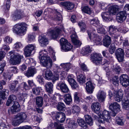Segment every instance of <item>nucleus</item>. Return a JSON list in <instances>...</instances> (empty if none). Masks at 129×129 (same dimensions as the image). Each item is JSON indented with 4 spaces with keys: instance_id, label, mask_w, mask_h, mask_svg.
<instances>
[{
    "instance_id": "f257e3e1",
    "label": "nucleus",
    "mask_w": 129,
    "mask_h": 129,
    "mask_svg": "<svg viewBox=\"0 0 129 129\" xmlns=\"http://www.w3.org/2000/svg\"><path fill=\"white\" fill-rule=\"evenodd\" d=\"M47 52L41 51L39 52V58L40 63L43 67L47 68H51L52 65V62L50 58L46 55Z\"/></svg>"
},
{
    "instance_id": "f03ea898",
    "label": "nucleus",
    "mask_w": 129,
    "mask_h": 129,
    "mask_svg": "<svg viewBox=\"0 0 129 129\" xmlns=\"http://www.w3.org/2000/svg\"><path fill=\"white\" fill-rule=\"evenodd\" d=\"M27 25L26 24L24 23L17 24L14 27V32L19 35H23L26 31Z\"/></svg>"
},
{
    "instance_id": "7ed1b4c3",
    "label": "nucleus",
    "mask_w": 129,
    "mask_h": 129,
    "mask_svg": "<svg viewBox=\"0 0 129 129\" xmlns=\"http://www.w3.org/2000/svg\"><path fill=\"white\" fill-rule=\"evenodd\" d=\"M110 115L109 111L104 110L100 114V118L98 119V121L100 123H104L106 121L107 122H110Z\"/></svg>"
},
{
    "instance_id": "20e7f679",
    "label": "nucleus",
    "mask_w": 129,
    "mask_h": 129,
    "mask_svg": "<svg viewBox=\"0 0 129 129\" xmlns=\"http://www.w3.org/2000/svg\"><path fill=\"white\" fill-rule=\"evenodd\" d=\"M62 30L63 29L56 27L54 30L49 29L48 30L47 35L53 39H56Z\"/></svg>"
},
{
    "instance_id": "39448f33",
    "label": "nucleus",
    "mask_w": 129,
    "mask_h": 129,
    "mask_svg": "<svg viewBox=\"0 0 129 129\" xmlns=\"http://www.w3.org/2000/svg\"><path fill=\"white\" fill-rule=\"evenodd\" d=\"M90 57L91 61L97 65H100L102 64V58L99 54L95 53L91 54Z\"/></svg>"
},
{
    "instance_id": "423d86ee",
    "label": "nucleus",
    "mask_w": 129,
    "mask_h": 129,
    "mask_svg": "<svg viewBox=\"0 0 129 129\" xmlns=\"http://www.w3.org/2000/svg\"><path fill=\"white\" fill-rule=\"evenodd\" d=\"M110 109L111 110L110 112L111 116L114 117L117 112L120 111V105L116 102L111 103L109 106Z\"/></svg>"
},
{
    "instance_id": "0eeeda50",
    "label": "nucleus",
    "mask_w": 129,
    "mask_h": 129,
    "mask_svg": "<svg viewBox=\"0 0 129 129\" xmlns=\"http://www.w3.org/2000/svg\"><path fill=\"white\" fill-rule=\"evenodd\" d=\"M87 33L89 36L90 39H92L94 43L96 45H101L102 44L101 39L99 36L95 34L93 35L92 33H91L89 30L87 31Z\"/></svg>"
},
{
    "instance_id": "6e6552de",
    "label": "nucleus",
    "mask_w": 129,
    "mask_h": 129,
    "mask_svg": "<svg viewBox=\"0 0 129 129\" xmlns=\"http://www.w3.org/2000/svg\"><path fill=\"white\" fill-rule=\"evenodd\" d=\"M23 57L22 55H21L19 54L16 55H14L13 57L12 55H11L10 60V63L13 65L19 64L21 62V59Z\"/></svg>"
},
{
    "instance_id": "1a4fd4ad",
    "label": "nucleus",
    "mask_w": 129,
    "mask_h": 129,
    "mask_svg": "<svg viewBox=\"0 0 129 129\" xmlns=\"http://www.w3.org/2000/svg\"><path fill=\"white\" fill-rule=\"evenodd\" d=\"M36 48L34 45L30 44L27 45L24 50L25 55L26 57L31 56V53L33 51L35 50Z\"/></svg>"
},
{
    "instance_id": "9d476101",
    "label": "nucleus",
    "mask_w": 129,
    "mask_h": 129,
    "mask_svg": "<svg viewBox=\"0 0 129 129\" xmlns=\"http://www.w3.org/2000/svg\"><path fill=\"white\" fill-rule=\"evenodd\" d=\"M115 54L119 62H122L124 60V53L123 50L121 48H118L116 50Z\"/></svg>"
},
{
    "instance_id": "9b49d317",
    "label": "nucleus",
    "mask_w": 129,
    "mask_h": 129,
    "mask_svg": "<svg viewBox=\"0 0 129 129\" xmlns=\"http://www.w3.org/2000/svg\"><path fill=\"white\" fill-rule=\"evenodd\" d=\"M127 14L125 11H121L119 12L116 15V18L117 21L121 23L125 20Z\"/></svg>"
},
{
    "instance_id": "f8f14e48",
    "label": "nucleus",
    "mask_w": 129,
    "mask_h": 129,
    "mask_svg": "<svg viewBox=\"0 0 129 129\" xmlns=\"http://www.w3.org/2000/svg\"><path fill=\"white\" fill-rule=\"evenodd\" d=\"M56 87L58 89H60L63 93H68L69 89L67 85L65 83L62 82H60L57 84Z\"/></svg>"
},
{
    "instance_id": "ddd939ff",
    "label": "nucleus",
    "mask_w": 129,
    "mask_h": 129,
    "mask_svg": "<svg viewBox=\"0 0 129 129\" xmlns=\"http://www.w3.org/2000/svg\"><path fill=\"white\" fill-rule=\"evenodd\" d=\"M121 84L126 87L129 85V80L128 76L126 74H123L120 77Z\"/></svg>"
},
{
    "instance_id": "4468645a",
    "label": "nucleus",
    "mask_w": 129,
    "mask_h": 129,
    "mask_svg": "<svg viewBox=\"0 0 129 129\" xmlns=\"http://www.w3.org/2000/svg\"><path fill=\"white\" fill-rule=\"evenodd\" d=\"M67 80L71 85L72 88L73 89H78L79 86L75 80L72 78L71 76L69 75L67 78Z\"/></svg>"
},
{
    "instance_id": "2eb2a0df",
    "label": "nucleus",
    "mask_w": 129,
    "mask_h": 129,
    "mask_svg": "<svg viewBox=\"0 0 129 129\" xmlns=\"http://www.w3.org/2000/svg\"><path fill=\"white\" fill-rule=\"evenodd\" d=\"M20 86L18 85V81H14L11 83L9 86L10 90L13 92H15L17 91L18 88Z\"/></svg>"
},
{
    "instance_id": "dca6fc26",
    "label": "nucleus",
    "mask_w": 129,
    "mask_h": 129,
    "mask_svg": "<svg viewBox=\"0 0 129 129\" xmlns=\"http://www.w3.org/2000/svg\"><path fill=\"white\" fill-rule=\"evenodd\" d=\"M106 96V93L102 90L99 91L96 95L97 99L100 103L103 102L105 101Z\"/></svg>"
},
{
    "instance_id": "f3484780",
    "label": "nucleus",
    "mask_w": 129,
    "mask_h": 129,
    "mask_svg": "<svg viewBox=\"0 0 129 129\" xmlns=\"http://www.w3.org/2000/svg\"><path fill=\"white\" fill-rule=\"evenodd\" d=\"M114 96L115 100L118 102L122 101L123 94L122 92L120 91H115L114 92Z\"/></svg>"
},
{
    "instance_id": "a211bd4d",
    "label": "nucleus",
    "mask_w": 129,
    "mask_h": 129,
    "mask_svg": "<svg viewBox=\"0 0 129 129\" xmlns=\"http://www.w3.org/2000/svg\"><path fill=\"white\" fill-rule=\"evenodd\" d=\"M37 70L35 68H29L25 73V75L29 78L33 76L37 73Z\"/></svg>"
},
{
    "instance_id": "6ab92c4d",
    "label": "nucleus",
    "mask_w": 129,
    "mask_h": 129,
    "mask_svg": "<svg viewBox=\"0 0 129 129\" xmlns=\"http://www.w3.org/2000/svg\"><path fill=\"white\" fill-rule=\"evenodd\" d=\"M92 109L96 113H99L101 108V104L98 102H95L92 104L91 106Z\"/></svg>"
},
{
    "instance_id": "aec40b11",
    "label": "nucleus",
    "mask_w": 129,
    "mask_h": 129,
    "mask_svg": "<svg viewBox=\"0 0 129 129\" xmlns=\"http://www.w3.org/2000/svg\"><path fill=\"white\" fill-rule=\"evenodd\" d=\"M94 88V87L91 81H89L86 83V89L88 93H92Z\"/></svg>"
},
{
    "instance_id": "412c9836",
    "label": "nucleus",
    "mask_w": 129,
    "mask_h": 129,
    "mask_svg": "<svg viewBox=\"0 0 129 129\" xmlns=\"http://www.w3.org/2000/svg\"><path fill=\"white\" fill-rule=\"evenodd\" d=\"M72 41L74 44L77 47L80 46L81 44V43L77 40V37L76 34H73L71 36Z\"/></svg>"
},
{
    "instance_id": "4be33fe9",
    "label": "nucleus",
    "mask_w": 129,
    "mask_h": 129,
    "mask_svg": "<svg viewBox=\"0 0 129 129\" xmlns=\"http://www.w3.org/2000/svg\"><path fill=\"white\" fill-rule=\"evenodd\" d=\"M101 15L103 19L106 21H110L112 19L111 13L108 11L102 13Z\"/></svg>"
},
{
    "instance_id": "5701e85b",
    "label": "nucleus",
    "mask_w": 129,
    "mask_h": 129,
    "mask_svg": "<svg viewBox=\"0 0 129 129\" xmlns=\"http://www.w3.org/2000/svg\"><path fill=\"white\" fill-rule=\"evenodd\" d=\"M53 86L52 83L51 82H47L46 83L44 86L46 92L50 94L53 92Z\"/></svg>"
},
{
    "instance_id": "b1692460",
    "label": "nucleus",
    "mask_w": 129,
    "mask_h": 129,
    "mask_svg": "<svg viewBox=\"0 0 129 129\" xmlns=\"http://www.w3.org/2000/svg\"><path fill=\"white\" fill-rule=\"evenodd\" d=\"M111 42V37L108 36H105L103 40V45L107 47H108Z\"/></svg>"
},
{
    "instance_id": "393cba45",
    "label": "nucleus",
    "mask_w": 129,
    "mask_h": 129,
    "mask_svg": "<svg viewBox=\"0 0 129 129\" xmlns=\"http://www.w3.org/2000/svg\"><path fill=\"white\" fill-rule=\"evenodd\" d=\"M64 8L68 10H71L74 7V4L72 2H64L62 4Z\"/></svg>"
},
{
    "instance_id": "a878e982",
    "label": "nucleus",
    "mask_w": 129,
    "mask_h": 129,
    "mask_svg": "<svg viewBox=\"0 0 129 129\" xmlns=\"http://www.w3.org/2000/svg\"><path fill=\"white\" fill-rule=\"evenodd\" d=\"M17 97L14 95H10L9 98L7 101L6 105L7 106H9L11 103H15L16 102Z\"/></svg>"
},
{
    "instance_id": "bb28decb",
    "label": "nucleus",
    "mask_w": 129,
    "mask_h": 129,
    "mask_svg": "<svg viewBox=\"0 0 129 129\" xmlns=\"http://www.w3.org/2000/svg\"><path fill=\"white\" fill-rule=\"evenodd\" d=\"M11 110L12 112L13 113L20 111L19 106L18 102H16L14 103L11 108Z\"/></svg>"
},
{
    "instance_id": "cd10ccee",
    "label": "nucleus",
    "mask_w": 129,
    "mask_h": 129,
    "mask_svg": "<svg viewBox=\"0 0 129 129\" xmlns=\"http://www.w3.org/2000/svg\"><path fill=\"white\" fill-rule=\"evenodd\" d=\"M24 121L19 117L16 116L14 120L12 122V124L15 126H17L23 122Z\"/></svg>"
},
{
    "instance_id": "c85d7f7f",
    "label": "nucleus",
    "mask_w": 129,
    "mask_h": 129,
    "mask_svg": "<svg viewBox=\"0 0 129 129\" xmlns=\"http://www.w3.org/2000/svg\"><path fill=\"white\" fill-rule=\"evenodd\" d=\"M57 71L55 72V74L54 75L53 79L52 80V81L54 82L56 80H58L59 79V75L61 74V73L60 71V68L58 66H56V68Z\"/></svg>"
},
{
    "instance_id": "c756f323",
    "label": "nucleus",
    "mask_w": 129,
    "mask_h": 129,
    "mask_svg": "<svg viewBox=\"0 0 129 129\" xmlns=\"http://www.w3.org/2000/svg\"><path fill=\"white\" fill-rule=\"evenodd\" d=\"M119 7L116 5H114L111 6L109 8L108 11L110 12L111 15H114L118 10Z\"/></svg>"
},
{
    "instance_id": "7c9ffc66",
    "label": "nucleus",
    "mask_w": 129,
    "mask_h": 129,
    "mask_svg": "<svg viewBox=\"0 0 129 129\" xmlns=\"http://www.w3.org/2000/svg\"><path fill=\"white\" fill-rule=\"evenodd\" d=\"M124 103L123 105V108L124 109L129 110V97L125 96L123 99Z\"/></svg>"
},
{
    "instance_id": "2f4dec72",
    "label": "nucleus",
    "mask_w": 129,
    "mask_h": 129,
    "mask_svg": "<svg viewBox=\"0 0 129 129\" xmlns=\"http://www.w3.org/2000/svg\"><path fill=\"white\" fill-rule=\"evenodd\" d=\"M39 41L42 46L47 44L48 43V39L45 37L43 36H39Z\"/></svg>"
},
{
    "instance_id": "473e14b6",
    "label": "nucleus",
    "mask_w": 129,
    "mask_h": 129,
    "mask_svg": "<svg viewBox=\"0 0 129 129\" xmlns=\"http://www.w3.org/2000/svg\"><path fill=\"white\" fill-rule=\"evenodd\" d=\"M91 51V48L89 46H88L83 48L81 51V54L84 56H88Z\"/></svg>"
},
{
    "instance_id": "72a5a7b5",
    "label": "nucleus",
    "mask_w": 129,
    "mask_h": 129,
    "mask_svg": "<svg viewBox=\"0 0 129 129\" xmlns=\"http://www.w3.org/2000/svg\"><path fill=\"white\" fill-rule=\"evenodd\" d=\"M100 21L97 18H94L92 19L90 21V23L92 25L96 27H100Z\"/></svg>"
},
{
    "instance_id": "f704fd0d",
    "label": "nucleus",
    "mask_w": 129,
    "mask_h": 129,
    "mask_svg": "<svg viewBox=\"0 0 129 129\" xmlns=\"http://www.w3.org/2000/svg\"><path fill=\"white\" fill-rule=\"evenodd\" d=\"M64 101L68 105H69L72 102V99L70 95L69 94H66L64 96Z\"/></svg>"
},
{
    "instance_id": "c9c22d12",
    "label": "nucleus",
    "mask_w": 129,
    "mask_h": 129,
    "mask_svg": "<svg viewBox=\"0 0 129 129\" xmlns=\"http://www.w3.org/2000/svg\"><path fill=\"white\" fill-rule=\"evenodd\" d=\"M77 122L80 126L83 127L85 129L87 128V126L86 123L83 119L81 118L77 119Z\"/></svg>"
},
{
    "instance_id": "e433bc0d",
    "label": "nucleus",
    "mask_w": 129,
    "mask_h": 129,
    "mask_svg": "<svg viewBox=\"0 0 129 129\" xmlns=\"http://www.w3.org/2000/svg\"><path fill=\"white\" fill-rule=\"evenodd\" d=\"M72 46L68 42L64 45H63L61 47V49L65 51H67L71 50L72 48Z\"/></svg>"
},
{
    "instance_id": "4c0bfd02",
    "label": "nucleus",
    "mask_w": 129,
    "mask_h": 129,
    "mask_svg": "<svg viewBox=\"0 0 129 129\" xmlns=\"http://www.w3.org/2000/svg\"><path fill=\"white\" fill-rule=\"evenodd\" d=\"M22 15V13L20 10H17L13 15V18L14 20L20 19Z\"/></svg>"
},
{
    "instance_id": "58836bf2",
    "label": "nucleus",
    "mask_w": 129,
    "mask_h": 129,
    "mask_svg": "<svg viewBox=\"0 0 129 129\" xmlns=\"http://www.w3.org/2000/svg\"><path fill=\"white\" fill-rule=\"evenodd\" d=\"M45 77L48 80L51 79L53 74L51 71L49 69H47L45 71Z\"/></svg>"
},
{
    "instance_id": "ea45409f",
    "label": "nucleus",
    "mask_w": 129,
    "mask_h": 129,
    "mask_svg": "<svg viewBox=\"0 0 129 129\" xmlns=\"http://www.w3.org/2000/svg\"><path fill=\"white\" fill-rule=\"evenodd\" d=\"M85 117L87 123L90 126L92 125L93 123L92 119L91 117L88 115H86L85 116Z\"/></svg>"
},
{
    "instance_id": "a19ab883",
    "label": "nucleus",
    "mask_w": 129,
    "mask_h": 129,
    "mask_svg": "<svg viewBox=\"0 0 129 129\" xmlns=\"http://www.w3.org/2000/svg\"><path fill=\"white\" fill-rule=\"evenodd\" d=\"M60 66L63 68L64 71L68 72L71 67L70 63H63L60 64Z\"/></svg>"
},
{
    "instance_id": "79ce46f5",
    "label": "nucleus",
    "mask_w": 129,
    "mask_h": 129,
    "mask_svg": "<svg viewBox=\"0 0 129 129\" xmlns=\"http://www.w3.org/2000/svg\"><path fill=\"white\" fill-rule=\"evenodd\" d=\"M36 105L39 107H41L43 103V99L41 96H37L36 98Z\"/></svg>"
},
{
    "instance_id": "37998d69",
    "label": "nucleus",
    "mask_w": 129,
    "mask_h": 129,
    "mask_svg": "<svg viewBox=\"0 0 129 129\" xmlns=\"http://www.w3.org/2000/svg\"><path fill=\"white\" fill-rule=\"evenodd\" d=\"M85 77L82 74H80L77 76V80L80 84H82L84 83L85 82Z\"/></svg>"
},
{
    "instance_id": "c03bdc74",
    "label": "nucleus",
    "mask_w": 129,
    "mask_h": 129,
    "mask_svg": "<svg viewBox=\"0 0 129 129\" xmlns=\"http://www.w3.org/2000/svg\"><path fill=\"white\" fill-rule=\"evenodd\" d=\"M66 122L68 125L73 127L76 126L77 125L75 121L74 120H71L70 119H66Z\"/></svg>"
},
{
    "instance_id": "a18cd8bd",
    "label": "nucleus",
    "mask_w": 129,
    "mask_h": 129,
    "mask_svg": "<svg viewBox=\"0 0 129 129\" xmlns=\"http://www.w3.org/2000/svg\"><path fill=\"white\" fill-rule=\"evenodd\" d=\"M57 108L58 111H63L65 109L66 106L64 103L59 102L57 105Z\"/></svg>"
},
{
    "instance_id": "49530a36",
    "label": "nucleus",
    "mask_w": 129,
    "mask_h": 129,
    "mask_svg": "<svg viewBox=\"0 0 129 129\" xmlns=\"http://www.w3.org/2000/svg\"><path fill=\"white\" fill-rule=\"evenodd\" d=\"M82 11L84 13L89 14H91V12L90 9L88 6H85L81 8Z\"/></svg>"
},
{
    "instance_id": "de8ad7c7",
    "label": "nucleus",
    "mask_w": 129,
    "mask_h": 129,
    "mask_svg": "<svg viewBox=\"0 0 129 129\" xmlns=\"http://www.w3.org/2000/svg\"><path fill=\"white\" fill-rule=\"evenodd\" d=\"M33 93L36 95H39L41 93L40 88L38 87L33 88L32 89Z\"/></svg>"
},
{
    "instance_id": "09e8293b",
    "label": "nucleus",
    "mask_w": 129,
    "mask_h": 129,
    "mask_svg": "<svg viewBox=\"0 0 129 129\" xmlns=\"http://www.w3.org/2000/svg\"><path fill=\"white\" fill-rule=\"evenodd\" d=\"M125 120L122 118L117 117L116 119V123L119 125L123 126L124 125Z\"/></svg>"
},
{
    "instance_id": "8fccbe9b",
    "label": "nucleus",
    "mask_w": 129,
    "mask_h": 129,
    "mask_svg": "<svg viewBox=\"0 0 129 129\" xmlns=\"http://www.w3.org/2000/svg\"><path fill=\"white\" fill-rule=\"evenodd\" d=\"M122 37L121 36L120 37V42L117 43V44L119 45L121 44L122 43V41H123V46H127L129 45L128 41L127 40H125L123 41L122 39Z\"/></svg>"
},
{
    "instance_id": "3c124183",
    "label": "nucleus",
    "mask_w": 129,
    "mask_h": 129,
    "mask_svg": "<svg viewBox=\"0 0 129 129\" xmlns=\"http://www.w3.org/2000/svg\"><path fill=\"white\" fill-rule=\"evenodd\" d=\"M113 71L115 72L117 74H119L121 70L119 66L116 64L113 65Z\"/></svg>"
},
{
    "instance_id": "603ef678",
    "label": "nucleus",
    "mask_w": 129,
    "mask_h": 129,
    "mask_svg": "<svg viewBox=\"0 0 129 129\" xmlns=\"http://www.w3.org/2000/svg\"><path fill=\"white\" fill-rule=\"evenodd\" d=\"M78 25L81 28V31L83 32L84 31L86 28V24L85 23L82 21L78 23Z\"/></svg>"
},
{
    "instance_id": "864d4df0",
    "label": "nucleus",
    "mask_w": 129,
    "mask_h": 129,
    "mask_svg": "<svg viewBox=\"0 0 129 129\" xmlns=\"http://www.w3.org/2000/svg\"><path fill=\"white\" fill-rule=\"evenodd\" d=\"M116 48V47L114 44L112 43L111 44L109 49V52L111 54H112L114 53Z\"/></svg>"
},
{
    "instance_id": "5fc2aeb1",
    "label": "nucleus",
    "mask_w": 129,
    "mask_h": 129,
    "mask_svg": "<svg viewBox=\"0 0 129 129\" xmlns=\"http://www.w3.org/2000/svg\"><path fill=\"white\" fill-rule=\"evenodd\" d=\"M17 116L19 117L24 121L25 120L27 117V115L26 113L24 112H21L17 114Z\"/></svg>"
},
{
    "instance_id": "6e6d98bb",
    "label": "nucleus",
    "mask_w": 129,
    "mask_h": 129,
    "mask_svg": "<svg viewBox=\"0 0 129 129\" xmlns=\"http://www.w3.org/2000/svg\"><path fill=\"white\" fill-rule=\"evenodd\" d=\"M117 29L113 26H110L109 28V31L110 34L111 35L116 32H118L117 31H116Z\"/></svg>"
},
{
    "instance_id": "4d7b16f0",
    "label": "nucleus",
    "mask_w": 129,
    "mask_h": 129,
    "mask_svg": "<svg viewBox=\"0 0 129 129\" xmlns=\"http://www.w3.org/2000/svg\"><path fill=\"white\" fill-rule=\"evenodd\" d=\"M35 33H34L28 34V42L30 43V42L34 41L35 39Z\"/></svg>"
},
{
    "instance_id": "13d9d810",
    "label": "nucleus",
    "mask_w": 129,
    "mask_h": 129,
    "mask_svg": "<svg viewBox=\"0 0 129 129\" xmlns=\"http://www.w3.org/2000/svg\"><path fill=\"white\" fill-rule=\"evenodd\" d=\"M9 70L10 72L14 73H18V69L15 66H13L10 67Z\"/></svg>"
},
{
    "instance_id": "bf43d9fd",
    "label": "nucleus",
    "mask_w": 129,
    "mask_h": 129,
    "mask_svg": "<svg viewBox=\"0 0 129 129\" xmlns=\"http://www.w3.org/2000/svg\"><path fill=\"white\" fill-rule=\"evenodd\" d=\"M72 112L73 113H78L80 111L79 107L76 105L72 107Z\"/></svg>"
},
{
    "instance_id": "052dcab7",
    "label": "nucleus",
    "mask_w": 129,
    "mask_h": 129,
    "mask_svg": "<svg viewBox=\"0 0 129 129\" xmlns=\"http://www.w3.org/2000/svg\"><path fill=\"white\" fill-rule=\"evenodd\" d=\"M97 31L98 33L105 34L106 33V31L104 28L101 27V25L100 24V27H97Z\"/></svg>"
},
{
    "instance_id": "680f3d73",
    "label": "nucleus",
    "mask_w": 129,
    "mask_h": 129,
    "mask_svg": "<svg viewBox=\"0 0 129 129\" xmlns=\"http://www.w3.org/2000/svg\"><path fill=\"white\" fill-rule=\"evenodd\" d=\"M25 62L26 64H30L31 65H35V63L33 59L31 58L27 59Z\"/></svg>"
},
{
    "instance_id": "e2e57ef3",
    "label": "nucleus",
    "mask_w": 129,
    "mask_h": 129,
    "mask_svg": "<svg viewBox=\"0 0 129 129\" xmlns=\"http://www.w3.org/2000/svg\"><path fill=\"white\" fill-rule=\"evenodd\" d=\"M9 91L8 89H4L1 91V95L3 96H7L9 94Z\"/></svg>"
},
{
    "instance_id": "0e129e2a",
    "label": "nucleus",
    "mask_w": 129,
    "mask_h": 129,
    "mask_svg": "<svg viewBox=\"0 0 129 129\" xmlns=\"http://www.w3.org/2000/svg\"><path fill=\"white\" fill-rule=\"evenodd\" d=\"M118 76H115L113 78L112 82L114 84L116 85V84H118Z\"/></svg>"
},
{
    "instance_id": "69168bd1",
    "label": "nucleus",
    "mask_w": 129,
    "mask_h": 129,
    "mask_svg": "<svg viewBox=\"0 0 129 129\" xmlns=\"http://www.w3.org/2000/svg\"><path fill=\"white\" fill-rule=\"evenodd\" d=\"M80 67L82 70L84 71L87 72L88 71V70L86 65L84 63H82L80 64Z\"/></svg>"
},
{
    "instance_id": "338daca9",
    "label": "nucleus",
    "mask_w": 129,
    "mask_h": 129,
    "mask_svg": "<svg viewBox=\"0 0 129 129\" xmlns=\"http://www.w3.org/2000/svg\"><path fill=\"white\" fill-rule=\"evenodd\" d=\"M4 41L5 43L10 44L12 42V39L10 37L7 36L5 38Z\"/></svg>"
},
{
    "instance_id": "774afa93",
    "label": "nucleus",
    "mask_w": 129,
    "mask_h": 129,
    "mask_svg": "<svg viewBox=\"0 0 129 129\" xmlns=\"http://www.w3.org/2000/svg\"><path fill=\"white\" fill-rule=\"evenodd\" d=\"M60 43L61 47L62 46L64 45L68 42L66 39L63 38H61L60 40Z\"/></svg>"
}]
</instances>
